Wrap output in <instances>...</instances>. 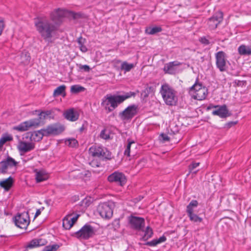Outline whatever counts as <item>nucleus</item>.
I'll list each match as a JSON object with an SVG mask.
<instances>
[{"instance_id":"1","label":"nucleus","mask_w":251,"mask_h":251,"mask_svg":"<svg viewBox=\"0 0 251 251\" xmlns=\"http://www.w3.org/2000/svg\"><path fill=\"white\" fill-rule=\"evenodd\" d=\"M36 30L46 41L51 42V38L58 30V25L52 21L44 19H38L35 22Z\"/></svg>"},{"instance_id":"33","label":"nucleus","mask_w":251,"mask_h":251,"mask_svg":"<svg viewBox=\"0 0 251 251\" xmlns=\"http://www.w3.org/2000/svg\"><path fill=\"white\" fill-rule=\"evenodd\" d=\"M134 67V65L132 63H128L127 62L125 61L121 63V70L125 71V72L130 71Z\"/></svg>"},{"instance_id":"6","label":"nucleus","mask_w":251,"mask_h":251,"mask_svg":"<svg viewBox=\"0 0 251 251\" xmlns=\"http://www.w3.org/2000/svg\"><path fill=\"white\" fill-rule=\"evenodd\" d=\"M89 153L94 157H98L102 160H110L111 152L102 146H93L90 148Z\"/></svg>"},{"instance_id":"2","label":"nucleus","mask_w":251,"mask_h":251,"mask_svg":"<svg viewBox=\"0 0 251 251\" xmlns=\"http://www.w3.org/2000/svg\"><path fill=\"white\" fill-rule=\"evenodd\" d=\"M35 111L39 113L38 118L31 119L28 121L22 122L19 125L14 126L13 129L19 131H25L28 130L30 127L39 126L42 120H45L47 118L50 119L54 118L53 111L52 110L46 111L35 110Z\"/></svg>"},{"instance_id":"27","label":"nucleus","mask_w":251,"mask_h":251,"mask_svg":"<svg viewBox=\"0 0 251 251\" xmlns=\"http://www.w3.org/2000/svg\"><path fill=\"white\" fill-rule=\"evenodd\" d=\"M166 240V237L163 235L159 237L158 239H153L151 241L146 242L145 245L151 247H154L156 246L157 244L165 242Z\"/></svg>"},{"instance_id":"11","label":"nucleus","mask_w":251,"mask_h":251,"mask_svg":"<svg viewBox=\"0 0 251 251\" xmlns=\"http://www.w3.org/2000/svg\"><path fill=\"white\" fill-rule=\"evenodd\" d=\"M198 205V202L196 200H192L187 205L186 212L191 222L198 223L201 222L202 218L199 217L197 214L194 213V208L197 207Z\"/></svg>"},{"instance_id":"46","label":"nucleus","mask_w":251,"mask_h":251,"mask_svg":"<svg viewBox=\"0 0 251 251\" xmlns=\"http://www.w3.org/2000/svg\"><path fill=\"white\" fill-rule=\"evenodd\" d=\"M199 41L204 45H208L210 44L209 41L205 37L203 36L199 39Z\"/></svg>"},{"instance_id":"24","label":"nucleus","mask_w":251,"mask_h":251,"mask_svg":"<svg viewBox=\"0 0 251 251\" xmlns=\"http://www.w3.org/2000/svg\"><path fill=\"white\" fill-rule=\"evenodd\" d=\"M64 116L67 120L74 122L78 119L79 115L77 112L73 109H70L64 113Z\"/></svg>"},{"instance_id":"29","label":"nucleus","mask_w":251,"mask_h":251,"mask_svg":"<svg viewBox=\"0 0 251 251\" xmlns=\"http://www.w3.org/2000/svg\"><path fill=\"white\" fill-rule=\"evenodd\" d=\"M13 183V179L9 176L6 179L0 181V186L3 188H10Z\"/></svg>"},{"instance_id":"8","label":"nucleus","mask_w":251,"mask_h":251,"mask_svg":"<svg viewBox=\"0 0 251 251\" xmlns=\"http://www.w3.org/2000/svg\"><path fill=\"white\" fill-rule=\"evenodd\" d=\"M95 231L90 225L86 224L78 231L74 233V236L79 239L87 240L93 236Z\"/></svg>"},{"instance_id":"54","label":"nucleus","mask_w":251,"mask_h":251,"mask_svg":"<svg viewBox=\"0 0 251 251\" xmlns=\"http://www.w3.org/2000/svg\"><path fill=\"white\" fill-rule=\"evenodd\" d=\"M41 213V209H38L36 210V212L35 213V216H34V218H36L37 216H38L39 215H40Z\"/></svg>"},{"instance_id":"40","label":"nucleus","mask_w":251,"mask_h":251,"mask_svg":"<svg viewBox=\"0 0 251 251\" xmlns=\"http://www.w3.org/2000/svg\"><path fill=\"white\" fill-rule=\"evenodd\" d=\"M59 245L57 244L46 246L43 251H56L59 248Z\"/></svg>"},{"instance_id":"47","label":"nucleus","mask_w":251,"mask_h":251,"mask_svg":"<svg viewBox=\"0 0 251 251\" xmlns=\"http://www.w3.org/2000/svg\"><path fill=\"white\" fill-rule=\"evenodd\" d=\"M160 140H161L163 142H166L170 141V137L165 133H161L160 135Z\"/></svg>"},{"instance_id":"56","label":"nucleus","mask_w":251,"mask_h":251,"mask_svg":"<svg viewBox=\"0 0 251 251\" xmlns=\"http://www.w3.org/2000/svg\"><path fill=\"white\" fill-rule=\"evenodd\" d=\"M85 128H86V126H85V124H83L82 125V126L79 129L80 132H82Z\"/></svg>"},{"instance_id":"39","label":"nucleus","mask_w":251,"mask_h":251,"mask_svg":"<svg viewBox=\"0 0 251 251\" xmlns=\"http://www.w3.org/2000/svg\"><path fill=\"white\" fill-rule=\"evenodd\" d=\"M100 137L104 140H108L110 139L109 132L106 128L102 129L100 134Z\"/></svg>"},{"instance_id":"45","label":"nucleus","mask_w":251,"mask_h":251,"mask_svg":"<svg viewBox=\"0 0 251 251\" xmlns=\"http://www.w3.org/2000/svg\"><path fill=\"white\" fill-rule=\"evenodd\" d=\"M153 90V87L152 86H148L146 87V88L144 90V91H143L142 93H145L144 97L146 98L149 96V95L150 93Z\"/></svg>"},{"instance_id":"55","label":"nucleus","mask_w":251,"mask_h":251,"mask_svg":"<svg viewBox=\"0 0 251 251\" xmlns=\"http://www.w3.org/2000/svg\"><path fill=\"white\" fill-rule=\"evenodd\" d=\"M237 123V122H229L227 125L228 126L230 127L231 126H233V125H236Z\"/></svg>"},{"instance_id":"38","label":"nucleus","mask_w":251,"mask_h":251,"mask_svg":"<svg viewBox=\"0 0 251 251\" xmlns=\"http://www.w3.org/2000/svg\"><path fill=\"white\" fill-rule=\"evenodd\" d=\"M47 179V175L44 174L42 172H38L36 174V180L37 182H40Z\"/></svg>"},{"instance_id":"59","label":"nucleus","mask_w":251,"mask_h":251,"mask_svg":"<svg viewBox=\"0 0 251 251\" xmlns=\"http://www.w3.org/2000/svg\"><path fill=\"white\" fill-rule=\"evenodd\" d=\"M6 191H8L9 189H5Z\"/></svg>"},{"instance_id":"31","label":"nucleus","mask_w":251,"mask_h":251,"mask_svg":"<svg viewBox=\"0 0 251 251\" xmlns=\"http://www.w3.org/2000/svg\"><path fill=\"white\" fill-rule=\"evenodd\" d=\"M136 95V93L135 92L130 91L126 93L124 95H118V97L121 103H122L126 99H129L131 97H135Z\"/></svg>"},{"instance_id":"5","label":"nucleus","mask_w":251,"mask_h":251,"mask_svg":"<svg viewBox=\"0 0 251 251\" xmlns=\"http://www.w3.org/2000/svg\"><path fill=\"white\" fill-rule=\"evenodd\" d=\"M189 93L194 99L202 100L206 98L208 89L199 82V78H197L194 84L190 88Z\"/></svg>"},{"instance_id":"14","label":"nucleus","mask_w":251,"mask_h":251,"mask_svg":"<svg viewBox=\"0 0 251 251\" xmlns=\"http://www.w3.org/2000/svg\"><path fill=\"white\" fill-rule=\"evenodd\" d=\"M128 222L132 228L140 230L144 226L145 221L143 218L130 216L128 217Z\"/></svg>"},{"instance_id":"26","label":"nucleus","mask_w":251,"mask_h":251,"mask_svg":"<svg viewBox=\"0 0 251 251\" xmlns=\"http://www.w3.org/2000/svg\"><path fill=\"white\" fill-rule=\"evenodd\" d=\"M21 62L20 63L25 66L29 64L31 57L30 54L28 51H24L21 54Z\"/></svg>"},{"instance_id":"52","label":"nucleus","mask_w":251,"mask_h":251,"mask_svg":"<svg viewBox=\"0 0 251 251\" xmlns=\"http://www.w3.org/2000/svg\"><path fill=\"white\" fill-rule=\"evenodd\" d=\"M80 50L83 52H86L88 49L87 47L84 45H82L79 47Z\"/></svg>"},{"instance_id":"22","label":"nucleus","mask_w":251,"mask_h":251,"mask_svg":"<svg viewBox=\"0 0 251 251\" xmlns=\"http://www.w3.org/2000/svg\"><path fill=\"white\" fill-rule=\"evenodd\" d=\"M67 13V11L58 8L51 13L50 17L53 21H59L61 18L66 16Z\"/></svg>"},{"instance_id":"49","label":"nucleus","mask_w":251,"mask_h":251,"mask_svg":"<svg viewBox=\"0 0 251 251\" xmlns=\"http://www.w3.org/2000/svg\"><path fill=\"white\" fill-rule=\"evenodd\" d=\"M5 26L3 20L0 18V35H1Z\"/></svg>"},{"instance_id":"19","label":"nucleus","mask_w":251,"mask_h":251,"mask_svg":"<svg viewBox=\"0 0 251 251\" xmlns=\"http://www.w3.org/2000/svg\"><path fill=\"white\" fill-rule=\"evenodd\" d=\"M182 63L177 61L170 62L165 64L163 68V71L165 74L169 75H175L177 72L176 67L179 66Z\"/></svg>"},{"instance_id":"48","label":"nucleus","mask_w":251,"mask_h":251,"mask_svg":"<svg viewBox=\"0 0 251 251\" xmlns=\"http://www.w3.org/2000/svg\"><path fill=\"white\" fill-rule=\"evenodd\" d=\"M79 68L80 70H84V71H85L86 72H89L91 70L90 67L87 65H82L80 64L79 65Z\"/></svg>"},{"instance_id":"21","label":"nucleus","mask_w":251,"mask_h":251,"mask_svg":"<svg viewBox=\"0 0 251 251\" xmlns=\"http://www.w3.org/2000/svg\"><path fill=\"white\" fill-rule=\"evenodd\" d=\"M18 148L20 152L25 153L34 150L35 148V144L31 142L21 141L19 144Z\"/></svg>"},{"instance_id":"53","label":"nucleus","mask_w":251,"mask_h":251,"mask_svg":"<svg viewBox=\"0 0 251 251\" xmlns=\"http://www.w3.org/2000/svg\"><path fill=\"white\" fill-rule=\"evenodd\" d=\"M217 107H218V105H214L213 104H210L209 106H208L206 108V110L208 111L211 109L212 108H216Z\"/></svg>"},{"instance_id":"16","label":"nucleus","mask_w":251,"mask_h":251,"mask_svg":"<svg viewBox=\"0 0 251 251\" xmlns=\"http://www.w3.org/2000/svg\"><path fill=\"white\" fill-rule=\"evenodd\" d=\"M223 13L221 11L216 13L212 17L208 19V25L211 30L215 29L218 25L222 22Z\"/></svg>"},{"instance_id":"34","label":"nucleus","mask_w":251,"mask_h":251,"mask_svg":"<svg viewBox=\"0 0 251 251\" xmlns=\"http://www.w3.org/2000/svg\"><path fill=\"white\" fill-rule=\"evenodd\" d=\"M152 235V229L150 226H147L145 230L144 235L142 237V239L144 241H147L151 238Z\"/></svg>"},{"instance_id":"58","label":"nucleus","mask_w":251,"mask_h":251,"mask_svg":"<svg viewBox=\"0 0 251 251\" xmlns=\"http://www.w3.org/2000/svg\"><path fill=\"white\" fill-rule=\"evenodd\" d=\"M71 15L73 17V18L74 19H75V18L76 13H75L74 12H71Z\"/></svg>"},{"instance_id":"28","label":"nucleus","mask_w":251,"mask_h":251,"mask_svg":"<svg viewBox=\"0 0 251 251\" xmlns=\"http://www.w3.org/2000/svg\"><path fill=\"white\" fill-rule=\"evenodd\" d=\"M238 51L240 55H251V48L244 45H242L238 47Z\"/></svg>"},{"instance_id":"18","label":"nucleus","mask_w":251,"mask_h":251,"mask_svg":"<svg viewBox=\"0 0 251 251\" xmlns=\"http://www.w3.org/2000/svg\"><path fill=\"white\" fill-rule=\"evenodd\" d=\"M43 130L44 129L42 128L37 131L28 132L26 133L25 138L29 139L31 142H39L42 139L43 136H45V133Z\"/></svg>"},{"instance_id":"12","label":"nucleus","mask_w":251,"mask_h":251,"mask_svg":"<svg viewBox=\"0 0 251 251\" xmlns=\"http://www.w3.org/2000/svg\"><path fill=\"white\" fill-rule=\"evenodd\" d=\"M108 180L110 182H115L119 186L123 187L126 183L127 178L125 175L121 172H114L107 177Z\"/></svg>"},{"instance_id":"20","label":"nucleus","mask_w":251,"mask_h":251,"mask_svg":"<svg viewBox=\"0 0 251 251\" xmlns=\"http://www.w3.org/2000/svg\"><path fill=\"white\" fill-rule=\"evenodd\" d=\"M217 109L213 110L212 112V115L218 116L221 118H226L231 115V113L229 112L226 105H218Z\"/></svg>"},{"instance_id":"43","label":"nucleus","mask_w":251,"mask_h":251,"mask_svg":"<svg viewBox=\"0 0 251 251\" xmlns=\"http://www.w3.org/2000/svg\"><path fill=\"white\" fill-rule=\"evenodd\" d=\"M89 164L94 168L99 167L101 165L100 161L98 159H93L89 162Z\"/></svg>"},{"instance_id":"23","label":"nucleus","mask_w":251,"mask_h":251,"mask_svg":"<svg viewBox=\"0 0 251 251\" xmlns=\"http://www.w3.org/2000/svg\"><path fill=\"white\" fill-rule=\"evenodd\" d=\"M46 244V241L42 239H33L31 240L25 246L26 249H33Z\"/></svg>"},{"instance_id":"42","label":"nucleus","mask_w":251,"mask_h":251,"mask_svg":"<svg viewBox=\"0 0 251 251\" xmlns=\"http://www.w3.org/2000/svg\"><path fill=\"white\" fill-rule=\"evenodd\" d=\"M233 83L234 86L243 87L247 85V81L235 79Z\"/></svg>"},{"instance_id":"35","label":"nucleus","mask_w":251,"mask_h":251,"mask_svg":"<svg viewBox=\"0 0 251 251\" xmlns=\"http://www.w3.org/2000/svg\"><path fill=\"white\" fill-rule=\"evenodd\" d=\"M62 226L66 229H70L73 226V223L70 222L67 215L63 219Z\"/></svg>"},{"instance_id":"4","label":"nucleus","mask_w":251,"mask_h":251,"mask_svg":"<svg viewBox=\"0 0 251 251\" xmlns=\"http://www.w3.org/2000/svg\"><path fill=\"white\" fill-rule=\"evenodd\" d=\"M118 95L107 94L101 99V106L107 113H110L121 104Z\"/></svg>"},{"instance_id":"13","label":"nucleus","mask_w":251,"mask_h":251,"mask_svg":"<svg viewBox=\"0 0 251 251\" xmlns=\"http://www.w3.org/2000/svg\"><path fill=\"white\" fill-rule=\"evenodd\" d=\"M97 210L100 216L103 218L109 219L113 215V210L107 202L100 203Z\"/></svg>"},{"instance_id":"44","label":"nucleus","mask_w":251,"mask_h":251,"mask_svg":"<svg viewBox=\"0 0 251 251\" xmlns=\"http://www.w3.org/2000/svg\"><path fill=\"white\" fill-rule=\"evenodd\" d=\"M200 165L199 162H193L189 166V170L190 172H194L196 173V171H194L195 169L196 168Z\"/></svg>"},{"instance_id":"57","label":"nucleus","mask_w":251,"mask_h":251,"mask_svg":"<svg viewBox=\"0 0 251 251\" xmlns=\"http://www.w3.org/2000/svg\"><path fill=\"white\" fill-rule=\"evenodd\" d=\"M115 64H119L121 63V61L120 60H115L113 61Z\"/></svg>"},{"instance_id":"17","label":"nucleus","mask_w":251,"mask_h":251,"mask_svg":"<svg viewBox=\"0 0 251 251\" xmlns=\"http://www.w3.org/2000/svg\"><path fill=\"white\" fill-rule=\"evenodd\" d=\"M18 162L12 157L7 156L6 158L0 162V172L5 174L7 172L8 167L12 168L16 166Z\"/></svg>"},{"instance_id":"10","label":"nucleus","mask_w":251,"mask_h":251,"mask_svg":"<svg viewBox=\"0 0 251 251\" xmlns=\"http://www.w3.org/2000/svg\"><path fill=\"white\" fill-rule=\"evenodd\" d=\"M43 129L45 136L48 137L50 135H57L61 134L64 131L65 127L59 123H55L49 125Z\"/></svg>"},{"instance_id":"25","label":"nucleus","mask_w":251,"mask_h":251,"mask_svg":"<svg viewBox=\"0 0 251 251\" xmlns=\"http://www.w3.org/2000/svg\"><path fill=\"white\" fill-rule=\"evenodd\" d=\"M66 86L65 85H62L57 87L54 90L53 93V97L55 98L61 96L65 97L66 95Z\"/></svg>"},{"instance_id":"9","label":"nucleus","mask_w":251,"mask_h":251,"mask_svg":"<svg viewBox=\"0 0 251 251\" xmlns=\"http://www.w3.org/2000/svg\"><path fill=\"white\" fill-rule=\"evenodd\" d=\"M138 113V105H128L124 110L119 114L120 119L123 121H130Z\"/></svg>"},{"instance_id":"3","label":"nucleus","mask_w":251,"mask_h":251,"mask_svg":"<svg viewBox=\"0 0 251 251\" xmlns=\"http://www.w3.org/2000/svg\"><path fill=\"white\" fill-rule=\"evenodd\" d=\"M160 93L166 104L169 106H175L177 102V97L176 91L168 83L162 85Z\"/></svg>"},{"instance_id":"30","label":"nucleus","mask_w":251,"mask_h":251,"mask_svg":"<svg viewBox=\"0 0 251 251\" xmlns=\"http://www.w3.org/2000/svg\"><path fill=\"white\" fill-rule=\"evenodd\" d=\"M162 30V29L160 26H149L146 28L145 32L148 34L153 35L161 32Z\"/></svg>"},{"instance_id":"32","label":"nucleus","mask_w":251,"mask_h":251,"mask_svg":"<svg viewBox=\"0 0 251 251\" xmlns=\"http://www.w3.org/2000/svg\"><path fill=\"white\" fill-rule=\"evenodd\" d=\"M13 137L8 133L3 134L2 137L0 138V149L7 142L11 141L13 140Z\"/></svg>"},{"instance_id":"15","label":"nucleus","mask_w":251,"mask_h":251,"mask_svg":"<svg viewBox=\"0 0 251 251\" xmlns=\"http://www.w3.org/2000/svg\"><path fill=\"white\" fill-rule=\"evenodd\" d=\"M226 53L223 51H219L215 54L216 65L221 72L226 70Z\"/></svg>"},{"instance_id":"51","label":"nucleus","mask_w":251,"mask_h":251,"mask_svg":"<svg viewBox=\"0 0 251 251\" xmlns=\"http://www.w3.org/2000/svg\"><path fill=\"white\" fill-rule=\"evenodd\" d=\"M67 216L68 217L70 222L73 223L74 225V223L77 221L79 215H77L76 216L72 218L71 217L72 215H68Z\"/></svg>"},{"instance_id":"60","label":"nucleus","mask_w":251,"mask_h":251,"mask_svg":"<svg viewBox=\"0 0 251 251\" xmlns=\"http://www.w3.org/2000/svg\"><path fill=\"white\" fill-rule=\"evenodd\" d=\"M210 183H211V184H213V182H210Z\"/></svg>"},{"instance_id":"36","label":"nucleus","mask_w":251,"mask_h":251,"mask_svg":"<svg viewBox=\"0 0 251 251\" xmlns=\"http://www.w3.org/2000/svg\"><path fill=\"white\" fill-rule=\"evenodd\" d=\"M65 144L71 148L76 147L78 146V142L75 138H71L66 140Z\"/></svg>"},{"instance_id":"41","label":"nucleus","mask_w":251,"mask_h":251,"mask_svg":"<svg viewBox=\"0 0 251 251\" xmlns=\"http://www.w3.org/2000/svg\"><path fill=\"white\" fill-rule=\"evenodd\" d=\"M128 144L126 146V148L124 151V154L127 156H130V148L131 146L133 144H135V142L133 141H129V139L127 140Z\"/></svg>"},{"instance_id":"37","label":"nucleus","mask_w":251,"mask_h":251,"mask_svg":"<svg viewBox=\"0 0 251 251\" xmlns=\"http://www.w3.org/2000/svg\"><path fill=\"white\" fill-rule=\"evenodd\" d=\"M85 90V88L81 86L78 85H74L71 87V92L72 93L76 94L80 92H82Z\"/></svg>"},{"instance_id":"50","label":"nucleus","mask_w":251,"mask_h":251,"mask_svg":"<svg viewBox=\"0 0 251 251\" xmlns=\"http://www.w3.org/2000/svg\"><path fill=\"white\" fill-rule=\"evenodd\" d=\"M86 42V39L85 38H83L81 36L79 37L77 39V43L79 45V47L84 45Z\"/></svg>"},{"instance_id":"7","label":"nucleus","mask_w":251,"mask_h":251,"mask_svg":"<svg viewBox=\"0 0 251 251\" xmlns=\"http://www.w3.org/2000/svg\"><path fill=\"white\" fill-rule=\"evenodd\" d=\"M13 219L15 225L22 229L26 228L30 223L29 216L27 211L17 214Z\"/></svg>"}]
</instances>
